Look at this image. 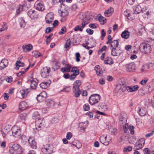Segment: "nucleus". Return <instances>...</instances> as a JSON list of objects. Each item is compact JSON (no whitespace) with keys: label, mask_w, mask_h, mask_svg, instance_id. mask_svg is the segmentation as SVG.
I'll use <instances>...</instances> for the list:
<instances>
[{"label":"nucleus","mask_w":154,"mask_h":154,"mask_svg":"<svg viewBox=\"0 0 154 154\" xmlns=\"http://www.w3.org/2000/svg\"><path fill=\"white\" fill-rule=\"evenodd\" d=\"M128 129L130 131V133L131 134H134V127L131 125L129 126Z\"/></svg>","instance_id":"nucleus-45"},{"label":"nucleus","mask_w":154,"mask_h":154,"mask_svg":"<svg viewBox=\"0 0 154 154\" xmlns=\"http://www.w3.org/2000/svg\"><path fill=\"white\" fill-rule=\"evenodd\" d=\"M130 33L127 30H125L121 34V36L125 39H127Z\"/></svg>","instance_id":"nucleus-31"},{"label":"nucleus","mask_w":154,"mask_h":154,"mask_svg":"<svg viewBox=\"0 0 154 154\" xmlns=\"http://www.w3.org/2000/svg\"><path fill=\"white\" fill-rule=\"evenodd\" d=\"M101 39L102 40H103L104 37L106 35V33L105 32L104 29H102L101 30Z\"/></svg>","instance_id":"nucleus-52"},{"label":"nucleus","mask_w":154,"mask_h":154,"mask_svg":"<svg viewBox=\"0 0 154 154\" xmlns=\"http://www.w3.org/2000/svg\"><path fill=\"white\" fill-rule=\"evenodd\" d=\"M36 9L38 11H42L45 9L44 5L42 1H40L37 4Z\"/></svg>","instance_id":"nucleus-18"},{"label":"nucleus","mask_w":154,"mask_h":154,"mask_svg":"<svg viewBox=\"0 0 154 154\" xmlns=\"http://www.w3.org/2000/svg\"><path fill=\"white\" fill-rule=\"evenodd\" d=\"M107 138V135L105 137L103 136H101L99 138L100 142L105 145H108L109 143V142L111 140V138L109 137L107 140L106 139Z\"/></svg>","instance_id":"nucleus-12"},{"label":"nucleus","mask_w":154,"mask_h":154,"mask_svg":"<svg viewBox=\"0 0 154 154\" xmlns=\"http://www.w3.org/2000/svg\"><path fill=\"white\" fill-rule=\"evenodd\" d=\"M138 94L140 96H143L145 94V91L143 89H140L138 91Z\"/></svg>","instance_id":"nucleus-56"},{"label":"nucleus","mask_w":154,"mask_h":154,"mask_svg":"<svg viewBox=\"0 0 154 154\" xmlns=\"http://www.w3.org/2000/svg\"><path fill=\"white\" fill-rule=\"evenodd\" d=\"M61 8L60 10L61 15L62 17H65L68 15L69 12L67 9H63L62 6H61Z\"/></svg>","instance_id":"nucleus-25"},{"label":"nucleus","mask_w":154,"mask_h":154,"mask_svg":"<svg viewBox=\"0 0 154 154\" xmlns=\"http://www.w3.org/2000/svg\"><path fill=\"white\" fill-rule=\"evenodd\" d=\"M13 135L15 137L18 138L21 134V129L20 127L14 126L11 128Z\"/></svg>","instance_id":"nucleus-6"},{"label":"nucleus","mask_w":154,"mask_h":154,"mask_svg":"<svg viewBox=\"0 0 154 154\" xmlns=\"http://www.w3.org/2000/svg\"><path fill=\"white\" fill-rule=\"evenodd\" d=\"M113 63L112 58H108V59L104 61V63L106 64H111Z\"/></svg>","instance_id":"nucleus-48"},{"label":"nucleus","mask_w":154,"mask_h":154,"mask_svg":"<svg viewBox=\"0 0 154 154\" xmlns=\"http://www.w3.org/2000/svg\"><path fill=\"white\" fill-rule=\"evenodd\" d=\"M126 119L122 116L119 118V123L122 126L123 131L125 133H127L128 129L129 126L127 123H125Z\"/></svg>","instance_id":"nucleus-5"},{"label":"nucleus","mask_w":154,"mask_h":154,"mask_svg":"<svg viewBox=\"0 0 154 154\" xmlns=\"http://www.w3.org/2000/svg\"><path fill=\"white\" fill-rule=\"evenodd\" d=\"M22 48L25 52H29L32 49V46L31 44H29L27 45H23L22 46Z\"/></svg>","instance_id":"nucleus-19"},{"label":"nucleus","mask_w":154,"mask_h":154,"mask_svg":"<svg viewBox=\"0 0 154 154\" xmlns=\"http://www.w3.org/2000/svg\"><path fill=\"white\" fill-rule=\"evenodd\" d=\"M54 15L52 13H48L45 17L46 23L48 24L51 23L53 20Z\"/></svg>","instance_id":"nucleus-13"},{"label":"nucleus","mask_w":154,"mask_h":154,"mask_svg":"<svg viewBox=\"0 0 154 154\" xmlns=\"http://www.w3.org/2000/svg\"><path fill=\"white\" fill-rule=\"evenodd\" d=\"M139 47L142 53L147 54L150 53L151 50V46L146 43H141Z\"/></svg>","instance_id":"nucleus-2"},{"label":"nucleus","mask_w":154,"mask_h":154,"mask_svg":"<svg viewBox=\"0 0 154 154\" xmlns=\"http://www.w3.org/2000/svg\"><path fill=\"white\" fill-rule=\"evenodd\" d=\"M52 62L54 63V65L52 67V69L53 71H54L59 69L60 67V63L58 61H53Z\"/></svg>","instance_id":"nucleus-24"},{"label":"nucleus","mask_w":154,"mask_h":154,"mask_svg":"<svg viewBox=\"0 0 154 154\" xmlns=\"http://www.w3.org/2000/svg\"><path fill=\"white\" fill-rule=\"evenodd\" d=\"M125 83L124 82V79H121L119 82V84L117 85H120L122 86L126 85Z\"/></svg>","instance_id":"nucleus-50"},{"label":"nucleus","mask_w":154,"mask_h":154,"mask_svg":"<svg viewBox=\"0 0 154 154\" xmlns=\"http://www.w3.org/2000/svg\"><path fill=\"white\" fill-rule=\"evenodd\" d=\"M28 107L27 103L23 101L20 102L19 105V108L23 110H25Z\"/></svg>","instance_id":"nucleus-22"},{"label":"nucleus","mask_w":154,"mask_h":154,"mask_svg":"<svg viewBox=\"0 0 154 154\" xmlns=\"http://www.w3.org/2000/svg\"><path fill=\"white\" fill-rule=\"evenodd\" d=\"M71 72L73 73L71 75L70 80H73L79 74V71L77 67H73L72 68Z\"/></svg>","instance_id":"nucleus-11"},{"label":"nucleus","mask_w":154,"mask_h":154,"mask_svg":"<svg viewBox=\"0 0 154 154\" xmlns=\"http://www.w3.org/2000/svg\"><path fill=\"white\" fill-rule=\"evenodd\" d=\"M15 65L16 67H15V69H18L20 67L23 66L24 64L20 61H17Z\"/></svg>","instance_id":"nucleus-34"},{"label":"nucleus","mask_w":154,"mask_h":154,"mask_svg":"<svg viewBox=\"0 0 154 154\" xmlns=\"http://www.w3.org/2000/svg\"><path fill=\"white\" fill-rule=\"evenodd\" d=\"M35 11L32 10H29L27 12V14L31 18H32L34 16V14Z\"/></svg>","instance_id":"nucleus-44"},{"label":"nucleus","mask_w":154,"mask_h":154,"mask_svg":"<svg viewBox=\"0 0 154 154\" xmlns=\"http://www.w3.org/2000/svg\"><path fill=\"white\" fill-rule=\"evenodd\" d=\"M63 32H66V28L65 27L62 28L60 31L59 32L58 34L59 35H62L64 33Z\"/></svg>","instance_id":"nucleus-54"},{"label":"nucleus","mask_w":154,"mask_h":154,"mask_svg":"<svg viewBox=\"0 0 154 154\" xmlns=\"http://www.w3.org/2000/svg\"><path fill=\"white\" fill-rule=\"evenodd\" d=\"M82 26H77L74 28V30L75 31L79 30L82 32L83 31V29L81 28Z\"/></svg>","instance_id":"nucleus-55"},{"label":"nucleus","mask_w":154,"mask_h":154,"mask_svg":"<svg viewBox=\"0 0 154 154\" xmlns=\"http://www.w3.org/2000/svg\"><path fill=\"white\" fill-rule=\"evenodd\" d=\"M42 150V152L46 154H51L53 151V146L49 144L44 145Z\"/></svg>","instance_id":"nucleus-8"},{"label":"nucleus","mask_w":154,"mask_h":154,"mask_svg":"<svg viewBox=\"0 0 154 154\" xmlns=\"http://www.w3.org/2000/svg\"><path fill=\"white\" fill-rule=\"evenodd\" d=\"M36 129L39 130L43 128L45 125V122L43 118L38 119L35 121Z\"/></svg>","instance_id":"nucleus-4"},{"label":"nucleus","mask_w":154,"mask_h":154,"mask_svg":"<svg viewBox=\"0 0 154 154\" xmlns=\"http://www.w3.org/2000/svg\"><path fill=\"white\" fill-rule=\"evenodd\" d=\"M73 91L75 94V96L77 97L79 96L81 92L79 89H78L76 88H73Z\"/></svg>","instance_id":"nucleus-35"},{"label":"nucleus","mask_w":154,"mask_h":154,"mask_svg":"<svg viewBox=\"0 0 154 154\" xmlns=\"http://www.w3.org/2000/svg\"><path fill=\"white\" fill-rule=\"evenodd\" d=\"M9 151L11 154H21L22 152L21 147L17 144H14L12 147H9Z\"/></svg>","instance_id":"nucleus-1"},{"label":"nucleus","mask_w":154,"mask_h":154,"mask_svg":"<svg viewBox=\"0 0 154 154\" xmlns=\"http://www.w3.org/2000/svg\"><path fill=\"white\" fill-rule=\"evenodd\" d=\"M126 70L127 72H133L135 70L136 66L133 63H131L125 66Z\"/></svg>","instance_id":"nucleus-14"},{"label":"nucleus","mask_w":154,"mask_h":154,"mask_svg":"<svg viewBox=\"0 0 154 154\" xmlns=\"http://www.w3.org/2000/svg\"><path fill=\"white\" fill-rule=\"evenodd\" d=\"M7 61V60L5 58H4L1 61L0 63V69H4L6 67V66L4 62Z\"/></svg>","instance_id":"nucleus-37"},{"label":"nucleus","mask_w":154,"mask_h":154,"mask_svg":"<svg viewBox=\"0 0 154 154\" xmlns=\"http://www.w3.org/2000/svg\"><path fill=\"white\" fill-rule=\"evenodd\" d=\"M146 109L145 107L139 108L138 110L139 114L141 116H143L145 115L146 113Z\"/></svg>","instance_id":"nucleus-21"},{"label":"nucleus","mask_w":154,"mask_h":154,"mask_svg":"<svg viewBox=\"0 0 154 154\" xmlns=\"http://www.w3.org/2000/svg\"><path fill=\"white\" fill-rule=\"evenodd\" d=\"M98 20L101 24L103 25L106 23V18L101 16H100L98 18Z\"/></svg>","instance_id":"nucleus-38"},{"label":"nucleus","mask_w":154,"mask_h":154,"mask_svg":"<svg viewBox=\"0 0 154 154\" xmlns=\"http://www.w3.org/2000/svg\"><path fill=\"white\" fill-rule=\"evenodd\" d=\"M37 81H38L36 79V80H31V87L34 89H35L38 85V82Z\"/></svg>","instance_id":"nucleus-29"},{"label":"nucleus","mask_w":154,"mask_h":154,"mask_svg":"<svg viewBox=\"0 0 154 154\" xmlns=\"http://www.w3.org/2000/svg\"><path fill=\"white\" fill-rule=\"evenodd\" d=\"M51 69L49 67L46 66L43 68L41 70V74L43 78H46L49 75L51 72Z\"/></svg>","instance_id":"nucleus-7"},{"label":"nucleus","mask_w":154,"mask_h":154,"mask_svg":"<svg viewBox=\"0 0 154 154\" xmlns=\"http://www.w3.org/2000/svg\"><path fill=\"white\" fill-rule=\"evenodd\" d=\"M72 135L71 132H68L66 134V139L69 140L72 137Z\"/></svg>","instance_id":"nucleus-57"},{"label":"nucleus","mask_w":154,"mask_h":154,"mask_svg":"<svg viewBox=\"0 0 154 154\" xmlns=\"http://www.w3.org/2000/svg\"><path fill=\"white\" fill-rule=\"evenodd\" d=\"M149 66L146 63L143 65L141 68L142 72H145L149 69Z\"/></svg>","instance_id":"nucleus-33"},{"label":"nucleus","mask_w":154,"mask_h":154,"mask_svg":"<svg viewBox=\"0 0 154 154\" xmlns=\"http://www.w3.org/2000/svg\"><path fill=\"white\" fill-rule=\"evenodd\" d=\"M39 117L40 115L38 112H35L33 113L32 118L33 119L37 120L38 119H40Z\"/></svg>","instance_id":"nucleus-42"},{"label":"nucleus","mask_w":154,"mask_h":154,"mask_svg":"<svg viewBox=\"0 0 154 154\" xmlns=\"http://www.w3.org/2000/svg\"><path fill=\"white\" fill-rule=\"evenodd\" d=\"M71 42V41L69 39L67 40L65 44V48H68L70 45Z\"/></svg>","instance_id":"nucleus-51"},{"label":"nucleus","mask_w":154,"mask_h":154,"mask_svg":"<svg viewBox=\"0 0 154 154\" xmlns=\"http://www.w3.org/2000/svg\"><path fill=\"white\" fill-rule=\"evenodd\" d=\"M134 12L133 14H138L142 11V9L140 5L135 6L133 8Z\"/></svg>","instance_id":"nucleus-20"},{"label":"nucleus","mask_w":154,"mask_h":154,"mask_svg":"<svg viewBox=\"0 0 154 154\" xmlns=\"http://www.w3.org/2000/svg\"><path fill=\"white\" fill-rule=\"evenodd\" d=\"M86 31L87 33L89 35H92L94 31L93 30L90 29H87L86 30Z\"/></svg>","instance_id":"nucleus-61"},{"label":"nucleus","mask_w":154,"mask_h":154,"mask_svg":"<svg viewBox=\"0 0 154 154\" xmlns=\"http://www.w3.org/2000/svg\"><path fill=\"white\" fill-rule=\"evenodd\" d=\"M27 114L26 113H23L20 114L19 115V118L22 121H25Z\"/></svg>","instance_id":"nucleus-41"},{"label":"nucleus","mask_w":154,"mask_h":154,"mask_svg":"<svg viewBox=\"0 0 154 154\" xmlns=\"http://www.w3.org/2000/svg\"><path fill=\"white\" fill-rule=\"evenodd\" d=\"M113 12V9L112 8H110L108 10L104 12L105 16L109 17L112 14Z\"/></svg>","instance_id":"nucleus-30"},{"label":"nucleus","mask_w":154,"mask_h":154,"mask_svg":"<svg viewBox=\"0 0 154 154\" xmlns=\"http://www.w3.org/2000/svg\"><path fill=\"white\" fill-rule=\"evenodd\" d=\"M149 80V79L147 78H144L140 82V84L143 85H145Z\"/></svg>","instance_id":"nucleus-46"},{"label":"nucleus","mask_w":154,"mask_h":154,"mask_svg":"<svg viewBox=\"0 0 154 154\" xmlns=\"http://www.w3.org/2000/svg\"><path fill=\"white\" fill-rule=\"evenodd\" d=\"M139 87L137 85H135L132 86H129L128 88V92H133L139 89Z\"/></svg>","instance_id":"nucleus-23"},{"label":"nucleus","mask_w":154,"mask_h":154,"mask_svg":"<svg viewBox=\"0 0 154 154\" xmlns=\"http://www.w3.org/2000/svg\"><path fill=\"white\" fill-rule=\"evenodd\" d=\"M28 141L32 149H36L37 147L36 143L34 140L33 138L30 137L28 139Z\"/></svg>","instance_id":"nucleus-16"},{"label":"nucleus","mask_w":154,"mask_h":154,"mask_svg":"<svg viewBox=\"0 0 154 154\" xmlns=\"http://www.w3.org/2000/svg\"><path fill=\"white\" fill-rule=\"evenodd\" d=\"M20 24L21 27L24 28L25 27L26 23L25 20L22 18L21 21L20 22Z\"/></svg>","instance_id":"nucleus-49"},{"label":"nucleus","mask_w":154,"mask_h":154,"mask_svg":"<svg viewBox=\"0 0 154 154\" xmlns=\"http://www.w3.org/2000/svg\"><path fill=\"white\" fill-rule=\"evenodd\" d=\"M120 53L119 50H117L116 48H112L111 50V55L113 56H117Z\"/></svg>","instance_id":"nucleus-28"},{"label":"nucleus","mask_w":154,"mask_h":154,"mask_svg":"<svg viewBox=\"0 0 154 154\" xmlns=\"http://www.w3.org/2000/svg\"><path fill=\"white\" fill-rule=\"evenodd\" d=\"M86 114L88 115L91 118H93V113L92 112H88Z\"/></svg>","instance_id":"nucleus-62"},{"label":"nucleus","mask_w":154,"mask_h":154,"mask_svg":"<svg viewBox=\"0 0 154 154\" xmlns=\"http://www.w3.org/2000/svg\"><path fill=\"white\" fill-rule=\"evenodd\" d=\"M53 28L52 27H49L47 28L46 29V30H45V32L46 33H49L52 31L53 30Z\"/></svg>","instance_id":"nucleus-53"},{"label":"nucleus","mask_w":154,"mask_h":154,"mask_svg":"<svg viewBox=\"0 0 154 154\" xmlns=\"http://www.w3.org/2000/svg\"><path fill=\"white\" fill-rule=\"evenodd\" d=\"M84 109L85 111H88L90 107L88 104H85L83 106Z\"/></svg>","instance_id":"nucleus-58"},{"label":"nucleus","mask_w":154,"mask_h":154,"mask_svg":"<svg viewBox=\"0 0 154 154\" xmlns=\"http://www.w3.org/2000/svg\"><path fill=\"white\" fill-rule=\"evenodd\" d=\"M145 140L143 138L139 139L136 142L134 149L137 150L141 149L143 146Z\"/></svg>","instance_id":"nucleus-9"},{"label":"nucleus","mask_w":154,"mask_h":154,"mask_svg":"<svg viewBox=\"0 0 154 154\" xmlns=\"http://www.w3.org/2000/svg\"><path fill=\"white\" fill-rule=\"evenodd\" d=\"M25 7L21 5H19L18 8L17 9V14H19L20 13V12L22 11L23 9H24V8Z\"/></svg>","instance_id":"nucleus-43"},{"label":"nucleus","mask_w":154,"mask_h":154,"mask_svg":"<svg viewBox=\"0 0 154 154\" xmlns=\"http://www.w3.org/2000/svg\"><path fill=\"white\" fill-rule=\"evenodd\" d=\"M129 86H127L126 85L122 86L120 85H116V90H121L123 92H124L127 90L128 91V88Z\"/></svg>","instance_id":"nucleus-17"},{"label":"nucleus","mask_w":154,"mask_h":154,"mask_svg":"<svg viewBox=\"0 0 154 154\" xmlns=\"http://www.w3.org/2000/svg\"><path fill=\"white\" fill-rule=\"evenodd\" d=\"M100 95L93 94L89 98V103L91 105H94L100 101Z\"/></svg>","instance_id":"nucleus-3"},{"label":"nucleus","mask_w":154,"mask_h":154,"mask_svg":"<svg viewBox=\"0 0 154 154\" xmlns=\"http://www.w3.org/2000/svg\"><path fill=\"white\" fill-rule=\"evenodd\" d=\"M134 16L131 14L130 13L127 17V18L130 20H132L134 19Z\"/></svg>","instance_id":"nucleus-59"},{"label":"nucleus","mask_w":154,"mask_h":154,"mask_svg":"<svg viewBox=\"0 0 154 154\" xmlns=\"http://www.w3.org/2000/svg\"><path fill=\"white\" fill-rule=\"evenodd\" d=\"M32 56L35 58H38V57L42 56V54L38 51H34L32 52Z\"/></svg>","instance_id":"nucleus-36"},{"label":"nucleus","mask_w":154,"mask_h":154,"mask_svg":"<svg viewBox=\"0 0 154 154\" xmlns=\"http://www.w3.org/2000/svg\"><path fill=\"white\" fill-rule=\"evenodd\" d=\"M29 92V89H22L20 91V93L22 96L23 98L24 97L27 95L28 93Z\"/></svg>","instance_id":"nucleus-32"},{"label":"nucleus","mask_w":154,"mask_h":154,"mask_svg":"<svg viewBox=\"0 0 154 154\" xmlns=\"http://www.w3.org/2000/svg\"><path fill=\"white\" fill-rule=\"evenodd\" d=\"M66 66H67V67H65V68L66 69V72H69L70 71V69L71 68V66L70 65L68 64H67Z\"/></svg>","instance_id":"nucleus-60"},{"label":"nucleus","mask_w":154,"mask_h":154,"mask_svg":"<svg viewBox=\"0 0 154 154\" xmlns=\"http://www.w3.org/2000/svg\"><path fill=\"white\" fill-rule=\"evenodd\" d=\"M11 125H6L3 131H2V134L3 137H5L6 135L10 131L11 129Z\"/></svg>","instance_id":"nucleus-15"},{"label":"nucleus","mask_w":154,"mask_h":154,"mask_svg":"<svg viewBox=\"0 0 154 154\" xmlns=\"http://www.w3.org/2000/svg\"><path fill=\"white\" fill-rule=\"evenodd\" d=\"M130 14V13L129 11L127 9L124 12V15L127 17Z\"/></svg>","instance_id":"nucleus-63"},{"label":"nucleus","mask_w":154,"mask_h":154,"mask_svg":"<svg viewBox=\"0 0 154 154\" xmlns=\"http://www.w3.org/2000/svg\"><path fill=\"white\" fill-rule=\"evenodd\" d=\"M119 39H118L114 40L112 42L111 44V47L112 48H116L119 45Z\"/></svg>","instance_id":"nucleus-26"},{"label":"nucleus","mask_w":154,"mask_h":154,"mask_svg":"<svg viewBox=\"0 0 154 154\" xmlns=\"http://www.w3.org/2000/svg\"><path fill=\"white\" fill-rule=\"evenodd\" d=\"M81 85V82L80 80H77L75 81L73 84V88H76L79 89V87Z\"/></svg>","instance_id":"nucleus-27"},{"label":"nucleus","mask_w":154,"mask_h":154,"mask_svg":"<svg viewBox=\"0 0 154 154\" xmlns=\"http://www.w3.org/2000/svg\"><path fill=\"white\" fill-rule=\"evenodd\" d=\"M47 82H45L41 83L39 85L42 88L45 89L47 88Z\"/></svg>","instance_id":"nucleus-47"},{"label":"nucleus","mask_w":154,"mask_h":154,"mask_svg":"<svg viewBox=\"0 0 154 154\" xmlns=\"http://www.w3.org/2000/svg\"><path fill=\"white\" fill-rule=\"evenodd\" d=\"M46 102L47 106L48 107L53 106L54 104V101L51 99H48Z\"/></svg>","instance_id":"nucleus-39"},{"label":"nucleus","mask_w":154,"mask_h":154,"mask_svg":"<svg viewBox=\"0 0 154 154\" xmlns=\"http://www.w3.org/2000/svg\"><path fill=\"white\" fill-rule=\"evenodd\" d=\"M146 64L149 66V68L150 67L154 66V61H152L151 62H149Z\"/></svg>","instance_id":"nucleus-64"},{"label":"nucleus","mask_w":154,"mask_h":154,"mask_svg":"<svg viewBox=\"0 0 154 154\" xmlns=\"http://www.w3.org/2000/svg\"><path fill=\"white\" fill-rule=\"evenodd\" d=\"M95 69L96 71L97 75L100 76L102 74V71L100 69V66H96L95 67Z\"/></svg>","instance_id":"nucleus-40"},{"label":"nucleus","mask_w":154,"mask_h":154,"mask_svg":"<svg viewBox=\"0 0 154 154\" xmlns=\"http://www.w3.org/2000/svg\"><path fill=\"white\" fill-rule=\"evenodd\" d=\"M47 95L45 91H43L38 95L36 97V100L38 102H42L45 100Z\"/></svg>","instance_id":"nucleus-10"}]
</instances>
